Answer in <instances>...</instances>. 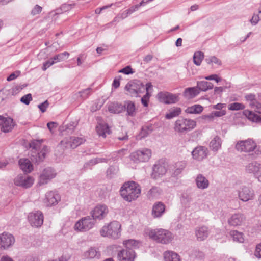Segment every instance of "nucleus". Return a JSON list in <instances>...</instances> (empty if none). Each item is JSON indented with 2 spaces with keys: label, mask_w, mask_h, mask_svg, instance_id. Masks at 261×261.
Instances as JSON below:
<instances>
[{
  "label": "nucleus",
  "mask_w": 261,
  "mask_h": 261,
  "mask_svg": "<svg viewBox=\"0 0 261 261\" xmlns=\"http://www.w3.org/2000/svg\"><path fill=\"white\" fill-rule=\"evenodd\" d=\"M60 199V196L58 193L55 192L49 191L45 194L44 203L47 206H51L57 204Z\"/></svg>",
  "instance_id": "obj_22"
},
{
  "label": "nucleus",
  "mask_w": 261,
  "mask_h": 261,
  "mask_svg": "<svg viewBox=\"0 0 261 261\" xmlns=\"http://www.w3.org/2000/svg\"><path fill=\"white\" fill-rule=\"evenodd\" d=\"M186 164L185 162H178L176 163L174 167V171L173 175L174 176H178L180 174L184 169L186 167Z\"/></svg>",
  "instance_id": "obj_42"
},
{
  "label": "nucleus",
  "mask_w": 261,
  "mask_h": 261,
  "mask_svg": "<svg viewBox=\"0 0 261 261\" xmlns=\"http://www.w3.org/2000/svg\"><path fill=\"white\" fill-rule=\"evenodd\" d=\"M120 195L126 201L132 202L138 198L141 194V187L133 181L125 182L120 190Z\"/></svg>",
  "instance_id": "obj_2"
},
{
  "label": "nucleus",
  "mask_w": 261,
  "mask_h": 261,
  "mask_svg": "<svg viewBox=\"0 0 261 261\" xmlns=\"http://www.w3.org/2000/svg\"><path fill=\"white\" fill-rule=\"evenodd\" d=\"M99 253L96 250L93 248H91L87 251L84 252L83 257L85 259H92L95 257H98Z\"/></svg>",
  "instance_id": "obj_38"
},
{
  "label": "nucleus",
  "mask_w": 261,
  "mask_h": 261,
  "mask_svg": "<svg viewBox=\"0 0 261 261\" xmlns=\"http://www.w3.org/2000/svg\"><path fill=\"white\" fill-rule=\"evenodd\" d=\"M193 255L194 256L199 259H203L205 257L204 253L202 251H201L199 250H195L193 252Z\"/></svg>",
  "instance_id": "obj_55"
},
{
  "label": "nucleus",
  "mask_w": 261,
  "mask_h": 261,
  "mask_svg": "<svg viewBox=\"0 0 261 261\" xmlns=\"http://www.w3.org/2000/svg\"><path fill=\"white\" fill-rule=\"evenodd\" d=\"M151 83H147L146 84V89L145 91H146V94L144 95L141 98V102L144 107L148 106V102L149 99L150 94L149 93V89L152 87Z\"/></svg>",
  "instance_id": "obj_39"
},
{
  "label": "nucleus",
  "mask_w": 261,
  "mask_h": 261,
  "mask_svg": "<svg viewBox=\"0 0 261 261\" xmlns=\"http://www.w3.org/2000/svg\"><path fill=\"white\" fill-rule=\"evenodd\" d=\"M108 110L112 113H120L124 110V107L121 103L113 102L109 105Z\"/></svg>",
  "instance_id": "obj_32"
},
{
  "label": "nucleus",
  "mask_w": 261,
  "mask_h": 261,
  "mask_svg": "<svg viewBox=\"0 0 261 261\" xmlns=\"http://www.w3.org/2000/svg\"><path fill=\"white\" fill-rule=\"evenodd\" d=\"M0 119H3L2 125L3 129L2 130H11L13 129L15 125V123L13 120L11 118H3V116H0Z\"/></svg>",
  "instance_id": "obj_27"
},
{
  "label": "nucleus",
  "mask_w": 261,
  "mask_h": 261,
  "mask_svg": "<svg viewBox=\"0 0 261 261\" xmlns=\"http://www.w3.org/2000/svg\"><path fill=\"white\" fill-rule=\"evenodd\" d=\"M77 125V122L72 121L65 125V128L64 130H73Z\"/></svg>",
  "instance_id": "obj_54"
},
{
  "label": "nucleus",
  "mask_w": 261,
  "mask_h": 261,
  "mask_svg": "<svg viewBox=\"0 0 261 261\" xmlns=\"http://www.w3.org/2000/svg\"><path fill=\"white\" fill-rule=\"evenodd\" d=\"M109 128L108 125L105 123H99L98 125L96 126V130H109Z\"/></svg>",
  "instance_id": "obj_59"
},
{
  "label": "nucleus",
  "mask_w": 261,
  "mask_h": 261,
  "mask_svg": "<svg viewBox=\"0 0 261 261\" xmlns=\"http://www.w3.org/2000/svg\"><path fill=\"white\" fill-rule=\"evenodd\" d=\"M204 58V54L201 51H197L194 53L193 56V62L197 66H199Z\"/></svg>",
  "instance_id": "obj_43"
},
{
  "label": "nucleus",
  "mask_w": 261,
  "mask_h": 261,
  "mask_svg": "<svg viewBox=\"0 0 261 261\" xmlns=\"http://www.w3.org/2000/svg\"><path fill=\"white\" fill-rule=\"evenodd\" d=\"M100 234L103 237L118 239L121 236V224L118 221L111 222L102 227L100 230Z\"/></svg>",
  "instance_id": "obj_3"
},
{
  "label": "nucleus",
  "mask_w": 261,
  "mask_h": 261,
  "mask_svg": "<svg viewBox=\"0 0 261 261\" xmlns=\"http://www.w3.org/2000/svg\"><path fill=\"white\" fill-rule=\"evenodd\" d=\"M235 148L240 152L249 153L254 151L256 155L261 154L260 149L257 147L256 142L251 139L237 141Z\"/></svg>",
  "instance_id": "obj_4"
},
{
  "label": "nucleus",
  "mask_w": 261,
  "mask_h": 261,
  "mask_svg": "<svg viewBox=\"0 0 261 261\" xmlns=\"http://www.w3.org/2000/svg\"><path fill=\"white\" fill-rule=\"evenodd\" d=\"M245 221V216L242 213H238L231 216L228 219V223L231 226L237 227L243 225Z\"/></svg>",
  "instance_id": "obj_19"
},
{
  "label": "nucleus",
  "mask_w": 261,
  "mask_h": 261,
  "mask_svg": "<svg viewBox=\"0 0 261 261\" xmlns=\"http://www.w3.org/2000/svg\"><path fill=\"white\" fill-rule=\"evenodd\" d=\"M56 175L55 171L51 168L45 169L40 175L39 184L40 185L47 184L48 181L54 178Z\"/></svg>",
  "instance_id": "obj_20"
},
{
  "label": "nucleus",
  "mask_w": 261,
  "mask_h": 261,
  "mask_svg": "<svg viewBox=\"0 0 261 261\" xmlns=\"http://www.w3.org/2000/svg\"><path fill=\"white\" fill-rule=\"evenodd\" d=\"M195 235L197 240L199 241L204 240L208 236L207 227L204 226L197 227L195 230Z\"/></svg>",
  "instance_id": "obj_26"
},
{
  "label": "nucleus",
  "mask_w": 261,
  "mask_h": 261,
  "mask_svg": "<svg viewBox=\"0 0 261 261\" xmlns=\"http://www.w3.org/2000/svg\"><path fill=\"white\" fill-rule=\"evenodd\" d=\"M196 125V123L194 120L180 118L176 121L175 128L177 130H187L193 129Z\"/></svg>",
  "instance_id": "obj_12"
},
{
  "label": "nucleus",
  "mask_w": 261,
  "mask_h": 261,
  "mask_svg": "<svg viewBox=\"0 0 261 261\" xmlns=\"http://www.w3.org/2000/svg\"><path fill=\"white\" fill-rule=\"evenodd\" d=\"M14 181L15 185L27 189L33 185L34 179L27 175H18L14 179Z\"/></svg>",
  "instance_id": "obj_13"
},
{
  "label": "nucleus",
  "mask_w": 261,
  "mask_h": 261,
  "mask_svg": "<svg viewBox=\"0 0 261 261\" xmlns=\"http://www.w3.org/2000/svg\"><path fill=\"white\" fill-rule=\"evenodd\" d=\"M245 108V106L241 103L234 102L228 105V109L232 111H237L243 110Z\"/></svg>",
  "instance_id": "obj_48"
},
{
  "label": "nucleus",
  "mask_w": 261,
  "mask_h": 261,
  "mask_svg": "<svg viewBox=\"0 0 261 261\" xmlns=\"http://www.w3.org/2000/svg\"><path fill=\"white\" fill-rule=\"evenodd\" d=\"M149 237L158 243L167 244L173 239V234L168 230L156 229L151 230L149 232Z\"/></svg>",
  "instance_id": "obj_5"
},
{
  "label": "nucleus",
  "mask_w": 261,
  "mask_h": 261,
  "mask_svg": "<svg viewBox=\"0 0 261 261\" xmlns=\"http://www.w3.org/2000/svg\"><path fill=\"white\" fill-rule=\"evenodd\" d=\"M14 237L8 232L0 234V247L2 249L6 250L11 247L15 243Z\"/></svg>",
  "instance_id": "obj_11"
},
{
  "label": "nucleus",
  "mask_w": 261,
  "mask_h": 261,
  "mask_svg": "<svg viewBox=\"0 0 261 261\" xmlns=\"http://www.w3.org/2000/svg\"><path fill=\"white\" fill-rule=\"evenodd\" d=\"M161 190L156 187H153L147 193V197L153 199L158 197L161 194Z\"/></svg>",
  "instance_id": "obj_40"
},
{
  "label": "nucleus",
  "mask_w": 261,
  "mask_h": 261,
  "mask_svg": "<svg viewBox=\"0 0 261 261\" xmlns=\"http://www.w3.org/2000/svg\"><path fill=\"white\" fill-rule=\"evenodd\" d=\"M190 207H188V208H190L191 211H198L200 208V203L198 202H195L191 204L190 205Z\"/></svg>",
  "instance_id": "obj_60"
},
{
  "label": "nucleus",
  "mask_w": 261,
  "mask_h": 261,
  "mask_svg": "<svg viewBox=\"0 0 261 261\" xmlns=\"http://www.w3.org/2000/svg\"><path fill=\"white\" fill-rule=\"evenodd\" d=\"M195 183L198 189L204 190L207 189L210 185L208 180L202 174H199L195 178Z\"/></svg>",
  "instance_id": "obj_25"
},
{
  "label": "nucleus",
  "mask_w": 261,
  "mask_h": 261,
  "mask_svg": "<svg viewBox=\"0 0 261 261\" xmlns=\"http://www.w3.org/2000/svg\"><path fill=\"white\" fill-rule=\"evenodd\" d=\"M205 61L208 64L215 63L218 65L221 64V61L215 56H211L205 59Z\"/></svg>",
  "instance_id": "obj_50"
},
{
  "label": "nucleus",
  "mask_w": 261,
  "mask_h": 261,
  "mask_svg": "<svg viewBox=\"0 0 261 261\" xmlns=\"http://www.w3.org/2000/svg\"><path fill=\"white\" fill-rule=\"evenodd\" d=\"M238 197L241 201L247 202L252 200L255 197V193L251 186L242 185L237 190Z\"/></svg>",
  "instance_id": "obj_8"
},
{
  "label": "nucleus",
  "mask_w": 261,
  "mask_h": 261,
  "mask_svg": "<svg viewBox=\"0 0 261 261\" xmlns=\"http://www.w3.org/2000/svg\"><path fill=\"white\" fill-rule=\"evenodd\" d=\"M136 254L133 249H123L118 253V258L120 261H134Z\"/></svg>",
  "instance_id": "obj_21"
},
{
  "label": "nucleus",
  "mask_w": 261,
  "mask_h": 261,
  "mask_svg": "<svg viewBox=\"0 0 261 261\" xmlns=\"http://www.w3.org/2000/svg\"><path fill=\"white\" fill-rule=\"evenodd\" d=\"M230 236L233 238L234 241L239 242H243L244 238L242 233L239 232L237 230H232L230 231Z\"/></svg>",
  "instance_id": "obj_44"
},
{
  "label": "nucleus",
  "mask_w": 261,
  "mask_h": 261,
  "mask_svg": "<svg viewBox=\"0 0 261 261\" xmlns=\"http://www.w3.org/2000/svg\"><path fill=\"white\" fill-rule=\"evenodd\" d=\"M245 98L247 101L249 102V106L252 108L254 107V105L257 101L255 95L252 93L246 95Z\"/></svg>",
  "instance_id": "obj_45"
},
{
  "label": "nucleus",
  "mask_w": 261,
  "mask_h": 261,
  "mask_svg": "<svg viewBox=\"0 0 261 261\" xmlns=\"http://www.w3.org/2000/svg\"><path fill=\"white\" fill-rule=\"evenodd\" d=\"M19 165L20 168L25 172L29 173L33 170V166L30 160L27 159H20Z\"/></svg>",
  "instance_id": "obj_30"
},
{
  "label": "nucleus",
  "mask_w": 261,
  "mask_h": 261,
  "mask_svg": "<svg viewBox=\"0 0 261 261\" xmlns=\"http://www.w3.org/2000/svg\"><path fill=\"white\" fill-rule=\"evenodd\" d=\"M124 110L127 111V114L130 116H134L136 114V108L135 104L131 101H126L123 105Z\"/></svg>",
  "instance_id": "obj_35"
},
{
  "label": "nucleus",
  "mask_w": 261,
  "mask_h": 261,
  "mask_svg": "<svg viewBox=\"0 0 261 261\" xmlns=\"http://www.w3.org/2000/svg\"><path fill=\"white\" fill-rule=\"evenodd\" d=\"M221 139L218 137H215L210 143V147L214 152H217L221 147Z\"/></svg>",
  "instance_id": "obj_31"
},
{
  "label": "nucleus",
  "mask_w": 261,
  "mask_h": 261,
  "mask_svg": "<svg viewBox=\"0 0 261 261\" xmlns=\"http://www.w3.org/2000/svg\"><path fill=\"white\" fill-rule=\"evenodd\" d=\"M192 198L188 195H183L181 198V202L186 208L190 207V203L192 201Z\"/></svg>",
  "instance_id": "obj_51"
},
{
  "label": "nucleus",
  "mask_w": 261,
  "mask_h": 261,
  "mask_svg": "<svg viewBox=\"0 0 261 261\" xmlns=\"http://www.w3.org/2000/svg\"><path fill=\"white\" fill-rule=\"evenodd\" d=\"M23 89L21 86L17 85L12 88L10 90V93L12 95H16L19 93Z\"/></svg>",
  "instance_id": "obj_53"
},
{
  "label": "nucleus",
  "mask_w": 261,
  "mask_h": 261,
  "mask_svg": "<svg viewBox=\"0 0 261 261\" xmlns=\"http://www.w3.org/2000/svg\"><path fill=\"white\" fill-rule=\"evenodd\" d=\"M197 86L199 91H202L212 89L213 87V84L212 83L205 81L197 82Z\"/></svg>",
  "instance_id": "obj_36"
},
{
  "label": "nucleus",
  "mask_w": 261,
  "mask_h": 261,
  "mask_svg": "<svg viewBox=\"0 0 261 261\" xmlns=\"http://www.w3.org/2000/svg\"><path fill=\"white\" fill-rule=\"evenodd\" d=\"M203 108L200 105L195 104L188 107L185 112L188 114H200L203 111Z\"/></svg>",
  "instance_id": "obj_37"
},
{
  "label": "nucleus",
  "mask_w": 261,
  "mask_h": 261,
  "mask_svg": "<svg viewBox=\"0 0 261 261\" xmlns=\"http://www.w3.org/2000/svg\"><path fill=\"white\" fill-rule=\"evenodd\" d=\"M156 128L154 124L148 123L145 127H142L141 130H153Z\"/></svg>",
  "instance_id": "obj_64"
},
{
  "label": "nucleus",
  "mask_w": 261,
  "mask_h": 261,
  "mask_svg": "<svg viewBox=\"0 0 261 261\" xmlns=\"http://www.w3.org/2000/svg\"><path fill=\"white\" fill-rule=\"evenodd\" d=\"M145 89L146 85L144 86L140 81L137 80L129 81L125 87L126 94L134 97H137L139 93L144 92Z\"/></svg>",
  "instance_id": "obj_6"
},
{
  "label": "nucleus",
  "mask_w": 261,
  "mask_h": 261,
  "mask_svg": "<svg viewBox=\"0 0 261 261\" xmlns=\"http://www.w3.org/2000/svg\"><path fill=\"white\" fill-rule=\"evenodd\" d=\"M20 74V71H16L12 73H11L7 78V80L8 81H11L12 80H15L17 77H18Z\"/></svg>",
  "instance_id": "obj_57"
},
{
  "label": "nucleus",
  "mask_w": 261,
  "mask_h": 261,
  "mask_svg": "<svg viewBox=\"0 0 261 261\" xmlns=\"http://www.w3.org/2000/svg\"><path fill=\"white\" fill-rule=\"evenodd\" d=\"M32 100V95L31 94L29 93L22 96L20 99V101L27 105H28Z\"/></svg>",
  "instance_id": "obj_52"
},
{
  "label": "nucleus",
  "mask_w": 261,
  "mask_h": 261,
  "mask_svg": "<svg viewBox=\"0 0 261 261\" xmlns=\"http://www.w3.org/2000/svg\"><path fill=\"white\" fill-rule=\"evenodd\" d=\"M44 140L33 139L29 142L30 150V158L32 162L39 164L43 161L46 155L49 152L48 147L45 145H42V143Z\"/></svg>",
  "instance_id": "obj_1"
},
{
  "label": "nucleus",
  "mask_w": 261,
  "mask_h": 261,
  "mask_svg": "<svg viewBox=\"0 0 261 261\" xmlns=\"http://www.w3.org/2000/svg\"><path fill=\"white\" fill-rule=\"evenodd\" d=\"M254 255L256 257L261 258V243L256 245Z\"/></svg>",
  "instance_id": "obj_61"
},
{
  "label": "nucleus",
  "mask_w": 261,
  "mask_h": 261,
  "mask_svg": "<svg viewBox=\"0 0 261 261\" xmlns=\"http://www.w3.org/2000/svg\"><path fill=\"white\" fill-rule=\"evenodd\" d=\"M85 141V138L83 137H70L69 138H66L62 140L59 144V147L63 149L68 147L74 149L84 143Z\"/></svg>",
  "instance_id": "obj_10"
},
{
  "label": "nucleus",
  "mask_w": 261,
  "mask_h": 261,
  "mask_svg": "<svg viewBox=\"0 0 261 261\" xmlns=\"http://www.w3.org/2000/svg\"><path fill=\"white\" fill-rule=\"evenodd\" d=\"M69 56V54L66 51L56 55L53 58H51L48 60L43 63L42 69L43 71H45L51 65L57 62H61L65 60L66 59L68 58Z\"/></svg>",
  "instance_id": "obj_14"
},
{
  "label": "nucleus",
  "mask_w": 261,
  "mask_h": 261,
  "mask_svg": "<svg viewBox=\"0 0 261 261\" xmlns=\"http://www.w3.org/2000/svg\"><path fill=\"white\" fill-rule=\"evenodd\" d=\"M58 125V123L55 122H49L47 124V126L49 130H52L53 129L57 128Z\"/></svg>",
  "instance_id": "obj_62"
},
{
  "label": "nucleus",
  "mask_w": 261,
  "mask_h": 261,
  "mask_svg": "<svg viewBox=\"0 0 261 261\" xmlns=\"http://www.w3.org/2000/svg\"><path fill=\"white\" fill-rule=\"evenodd\" d=\"M151 154L150 149L144 148L133 152L130 154L129 158L131 161L136 163L146 162L149 160Z\"/></svg>",
  "instance_id": "obj_7"
},
{
  "label": "nucleus",
  "mask_w": 261,
  "mask_h": 261,
  "mask_svg": "<svg viewBox=\"0 0 261 261\" xmlns=\"http://www.w3.org/2000/svg\"><path fill=\"white\" fill-rule=\"evenodd\" d=\"M109 212L107 206L105 205H99L94 207L91 212L92 218L96 221L104 219Z\"/></svg>",
  "instance_id": "obj_15"
},
{
  "label": "nucleus",
  "mask_w": 261,
  "mask_h": 261,
  "mask_svg": "<svg viewBox=\"0 0 261 261\" xmlns=\"http://www.w3.org/2000/svg\"><path fill=\"white\" fill-rule=\"evenodd\" d=\"M92 93V89L91 88H88L84 89L79 92L80 97L83 99H87Z\"/></svg>",
  "instance_id": "obj_46"
},
{
  "label": "nucleus",
  "mask_w": 261,
  "mask_h": 261,
  "mask_svg": "<svg viewBox=\"0 0 261 261\" xmlns=\"http://www.w3.org/2000/svg\"><path fill=\"white\" fill-rule=\"evenodd\" d=\"M138 244V242L137 241L133 239L125 240L123 242V244L126 248V249H132L133 248L137 246Z\"/></svg>",
  "instance_id": "obj_47"
},
{
  "label": "nucleus",
  "mask_w": 261,
  "mask_h": 261,
  "mask_svg": "<svg viewBox=\"0 0 261 261\" xmlns=\"http://www.w3.org/2000/svg\"><path fill=\"white\" fill-rule=\"evenodd\" d=\"M164 257L165 261H180L179 255L172 251L165 252Z\"/></svg>",
  "instance_id": "obj_33"
},
{
  "label": "nucleus",
  "mask_w": 261,
  "mask_h": 261,
  "mask_svg": "<svg viewBox=\"0 0 261 261\" xmlns=\"http://www.w3.org/2000/svg\"><path fill=\"white\" fill-rule=\"evenodd\" d=\"M95 224V220L90 216L83 217L76 222L74 226L75 231L86 232L91 229Z\"/></svg>",
  "instance_id": "obj_9"
},
{
  "label": "nucleus",
  "mask_w": 261,
  "mask_h": 261,
  "mask_svg": "<svg viewBox=\"0 0 261 261\" xmlns=\"http://www.w3.org/2000/svg\"><path fill=\"white\" fill-rule=\"evenodd\" d=\"M103 162H106V160L104 158H95L94 159H92L84 165V167L87 168L88 166H93L98 163Z\"/></svg>",
  "instance_id": "obj_49"
},
{
  "label": "nucleus",
  "mask_w": 261,
  "mask_h": 261,
  "mask_svg": "<svg viewBox=\"0 0 261 261\" xmlns=\"http://www.w3.org/2000/svg\"><path fill=\"white\" fill-rule=\"evenodd\" d=\"M261 165L256 162H253L248 164L245 167V170L247 173H252L255 176L259 171Z\"/></svg>",
  "instance_id": "obj_28"
},
{
  "label": "nucleus",
  "mask_w": 261,
  "mask_h": 261,
  "mask_svg": "<svg viewBox=\"0 0 261 261\" xmlns=\"http://www.w3.org/2000/svg\"><path fill=\"white\" fill-rule=\"evenodd\" d=\"M167 172L165 166L161 164H155L152 169L151 177L153 179H157L166 174Z\"/></svg>",
  "instance_id": "obj_24"
},
{
  "label": "nucleus",
  "mask_w": 261,
  "mask_h": 261,
  "mask_svg": "<svg viewBox=\"0 0 261 261\" xmlns=\"http://www.w3.org/2000/svg\"><path fill=\"white\" fill-rule=\"evenodd\" d=\"M243 114L252 122L261 123V117L251 111L245 110L243 111Z\"/></svg>",
  "instance_id": "obj_34"
},
{
  "label": "nucleus",
  "mask_w": 261,
  "mask_h": 261,
  "mask_svg": "<svg viewBox=\"0 0 261 261\" xmlns=\"http://www.w3.org/2000/svg\"><path fill=\"white\" fill-rule=\"evenodd\" d=\"M199 93V91L197 87H190L186 88L184 93V96L187 99H191Z\"/></svg>",
  "instance_id": "obj_29"
},
{
  "label": "nucleus",
  "mask_w": 261,
  "mask_h": 261,
  "mask_svg": "<svg viewBox=\"0 0 261 261\" xmlns=\"http://www.w3.org/2000/svg\"><path fill=\"white\" fill-rule=\"evenodd\" d=\"M43 215L40 211L31 213L28 215V220L31 226L40 227L43 223Z\"/></svg>",
  "instance_id": "obj_17"
},
{
  "label": "nucleus",
  "mask_w": 261,
  "mask_h": 261,
  "mask_svg": "<svg viewBox=\"0 0 261 261\" xmlns=\"http://www.w3.org/2000/svg\"><path fill=\"white\" fill-rule=\"evenodd\" d=\"M42 10V8L38 5H36L31 11V14L35 16L39 14Z\"/></svg>",
  "instance_id": "obj_56"
},
{
  "label": "nucleus",
  "mask_w": 261,
  "mask_h": 261,
  "mask_svg": "<svg viewBox=\"0 0 261 261\" xmlns=\"http://www.w3.org/2000/svg\"><path fill=\"white\" fill-rule=\"evenodd\" d=\"M181 112V110L179 107H175L171 109L169 112L166 114L165 117L167 119H170L174 117L179 116Z\"/></svg>",
  "instance_id": "obj_41"
},
{
  "label": "nucleus",
  "mask_w": 261,
  "mask_h": 261,
  "mask_svg": "<svg viewBox=\"0 0 261 261\" xmlns=\"http://www.w3.org/2000/svg\"><path fill=\"white\" fill-rule=\"evenodd\" d=\"M160 101L166 104L175 103L179 101V94L169 92H160L158 95Z\"/></svg>",
  "instance_id": "obj_18"
},
{
  "label": "nucleus",
  "mask_w": 261,
  "mask_h": 261,
  "mask_svg": "<svg viewBox=\"0 0 261 261\" xmlns=\"http://www.w3.org/2000/svg\"><path fill=\"white\" fill-rule=\"evenodd\" d=\"M191 154L194 160L201 162L207 157L208 150L205 146H198L193 149Z\"/></svg>",
  "instance_id": "obj_16"
},
{
  "label": "nucleus",
  "mask_w": 261,
  "mask_h": 261,
  "mask_svg": "<svg viewBox=\"0 0 261 261\" xmlns=\"http://www.w3.org/2000/svg\"><path fill=\"white\" fill-rule=\"evenodd\" d=\"M120 73H123L125 74H129L133 73L132 68L130 66H126L125 68L121 69L119 71Z\"/></svg>",
  "instance_id": "obj_63"
},
{
  "label": "nucleus",
  "mask_w": 261,
  "mask_h": 261,
  "mask_svg": "<svg viewBox=\"0 0 261 261\" xmlns=\"http://www.w3.org/2000/svg\"><path fill=\"white\" fill-rule=\"evenodd\" d=\"M49 103L47 100H45L44 102L39 104L38 107L40 110L42 112H45L47 108L48 107Z\"/></svg>",
  "instance_id": "obj_58"
},
{
  "label": "nucleus",
  "mask_w": 261,
  "mask_h": 261,
  "mask_svg": "<svg viewBox=\"0 0 261 261\" xmlns=\"http://www.w3.org/2000/svg\"><path fill=\"white\" fill-rule=\"evenodd\" d=\"M165 205L161 202H156L152 206L151 215L154 218H160L165 213Z\"/></svg>",
  "instance_id": "obj_23"
}]
</instances>
